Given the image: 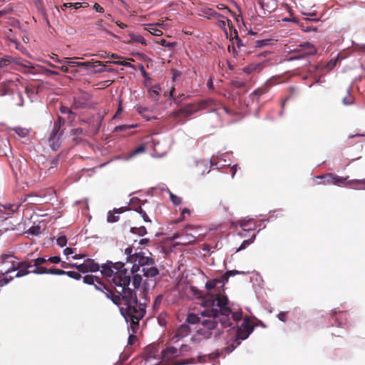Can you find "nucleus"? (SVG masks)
Wrapping results in <instances>:
<instances>
[{"mask_svg": "<svg viewBox=\"0 0 365 365\" xmlns=\"http://www.w3.org/2000/svg\"><path fill=\"white\" fill-rule=\"evenodd\" d=\"M79 135H87L88 132L86 130H85L84 129H83L82 128H73L70 131L71 136Z\"/></svg>", "mask_w": 365, "mask_h": 365, "instance_id": "nucleus-47", "label": "nucleus"}, {"mask_svg": "<svg viewBox=\"0 0 365 365\" xmlns=\"http://www.w3.org/2000/svg\"><path fill=\"white\" fill-rule=\"evenodd\" d=\"M244 274L243 272H240L238 270H236V269H233V270H227L225 272V274H227V276H225L226 279H225V282H227L228 280H229V278L230 277H234L237 274Z\"/></svg>", "mask_w": 365, "mask_h": 365, "instance_id": "nucleus-55", "label": "nucleus"}, {"mask_svg": "<svg viewBox=\"0 0 365 365\" xmlns=\"http://www.w3.org/2000/svg\"><path fill=\"white\" fill-rule=\"evenodd\" d=\"M132 274V284L133 286L134 291L140 288L143 277L140 274L135 273Z\"/></svg>", "mask_w": 365, "mask_h": 365, "instance_id": "nucleus-30", "label": "nucleus"}, {"mask_svg": "<svg viewBox=\"0 0 365 365\" xmlns=\"http://www.w3.org/2000/svg\"><path fill=\"white\" fill-rule=\"evenodd\" d=\"M131 277H126L124 274L122 276H114L112 278L111 283L113 289H109L107 287L103 293L107 299L120 307L125 299V297H127V292L131 290V288L129 287Z\"/></svg>", "mask_w": 365, "mask_h": 365, "instance_id": "nucleus-3", "label": "nucleus"}, {"mask_svg": "<svg viewBox=\"0 0 365 365\" xmlns=\"http://www.w3.org/2000/svg\"><path fill=\"white\" fill-rule=\"evenodd\" d=\"M230 85L234 88L241 89V88H245L246 83L243 81L236 79V80H232L230 81Z\"/></svg>", "mask_w": 365, "mask_h": 365, "instance_id": "nucleus-50", "label": "nucleus"}, {"mask_svg": "<svg viewBox=\"0 0 365 365\" xmlns=\"http://www.w3.org/2000/svg\"><path fill=\"white\" fill-rule=\"evenodd\" d=\"M12 63L17 65L23 66L25 68H29L30 69L34 68L31 62L26 61H25V63H23L20 61L19 58H14L11 56H5L0 59V67L6 66Z\"/></svg>", "mask_w": 365, "mask_h": 365, "instance_id": "nucleus-12", "label": "nucleus"}, {"mask_svg": "<svg viewBox=\"0 0 365 365\" xmlns=\"http://www.w3.org/2000/svg\"><path fill=\"white\" fill-rule=\"evenodd\" d=\"M41 273L43 274H53V275H64L65 271L63 269H57L55 267H52L50 269H43Z\"/></svg>", "mask_w": 365, "mask_h": 365, "instance_id": "nucleus-36", "label": "nucleus"}, {"mask_svg": "<svg viewBox=\"0 0 365 365\" xmlns=\"http://www.w3.org/2000/svg\"><path fill=\"white\" fill-rule=\"evenodd\" d=\"M120 217L119 215L117 214H115V212L111 210L108 212L107 214V222L108 223H115L117 222L119 220Z\"/></svg>", "mask_w": 365, "mask_h": 365, "instance_id": "nucleus-42", "label": "nucleus"}, {"mask_svg": "<svg viewBox=\"0 0 365 365\" xmlns=\"http://www.w3.org/2000/svg\"><path fill=\"white\" fill-rule=\"evenodd\" d=\"M140 71L141 73V75L144 78L145 83H150L151 82V78L149 76L148 73L145 71L144 66L142 63L139 64Z\"/></svg>", "mask_w": 365, "mask_h": 365, "instance_id": "nucleus-45", "label": "nucleus"}, {"mask_svg": "<svg viewBox=\"0 0 365 365\" xmlns=\"http://www.w3.org/2000/svg\"><path fill=\"white\" fill-rule=\"evenodd\" d=\"M103 19H98L96 23H95V28L97 30H99L101 31V32L103 33H105L110 36H112L113 38H117L118 39L119 37L118 36H117L116 34H115L114 33H113L112 31H109L108 29H107L103 25Z\"/></svg>", "mask_w": 365, "mask_h": 365, "instance_id": "nucleus-20", "label": "nucleus"}, {"mask_svg": "<svg viewBox=\"0 0 365 365\" xmlns=\"http://www.w3.org/2000/svg\"><path fill=\"white\" fill-rule=\"evenodd\" d=\"M299 46L303 48L310 49V51L309 52H307V53H306L304 54L305 56H314V55H315L317 53V50L314 47L313 44H312L311 43H309L308 41L303 42V43H300Z\"/></svg>", "mask_w": 365, "mask_h": 365, "instance_id": "nucleus-31", "label": "nucleus"}, {"mask_svg": "<svg viewBox=\"0 0 365 365\" xmlns=\"http://www.w3.org/2000/svg\"><path fill=\"white\" fill-rule=\"evenodd\" d=\"M200 322H201V319H200V317L196 314H194V313H188V314L187 315V318H186V320H185V323L187 324H192V325H195V324H200Z\"/></svg>", "mask_w": 365, "mask_h": 365, "instance_id": "nucleus-28", "label": "nucleus"}, {"mask_svg": "<svg viewBox=\"0 0 365 365\" xmlns=\"http://www.w3.org/2000/svg\"><path fill=\"white\" fill-rule=\"evenodd\" d=\"M215 103L212 98H207L200 100L195 103H187L185 106L179 108L175 111V116L183 115L185 117L190 116L199 110L206 109L207 108L215 106Z\"/></svg>", "mask_w": 365, "mask_h": 365, "instance_id": "nucleus-5", "label": "nucleus"}, {"mask_svg": "<svg viewBox=\"0 0 365 365\" xmlns=\"http://www.w3.org/2000/svg\"><path fill=\"white\" fill-rule=\"evenodd\" d=\"M140 267H144L145 265L152 266L155 264V260L150 256H143L136 260Z\"/></svg>", "mask_w": 365, "mask_h": 365, "instance_id": "nucleus-29", "label": "nucleus"}, {"mask_svg": "<svg viewBox=\"0 0 365 365\" xmlns=\"http://www.w3.org/2000/svg\"><path fill=\"white\" fill-rule=\"evenodd\" d=\"M141 272L146 278L155 277L159 274V269L153 265L150 267H143Z\"/></svg>", "mask_w": 365, "mask_h": 365, "instance_id": "nucleus-21", "label": "nucleus"}, {"mask_svg": "<svg viewBox=\"0 0 365 365\" xmlns=\"http://www.w3.org/2000/svg\"><path fill=\"white\" fill-rule=\"evenodd\" d=\"M103 120V115H101L100 113H98L93 116L92 122L96 124V133H97L99 130V129L101 126ZM84 122L90 124L91 123V119L88 118V119L84 120Z\"/></svg>", "mask_w": 365, "mask_h": 365, "instance_id": "nucleus-23", "label": "nucleus"}, {"mask_svg": "<svg viewBox=\"0 0 365 365\" xmlns=\"http://www.w3.org/2000/svg\"><path fill=\"white\" fill-rule=\"evenodd\" d=\"M201 305L205 308V309H215L218 313L221 314L220 323L222 328H228L232 326L231 320H230L231 307L229 305V299L226 295L216 297L207 294L202 298Z\"/></svg>", "mask_w": 365, "mask_h": 365, "instance_id": "nucleus-2", "label": "nucleus"}, {"mask_svg": "<svg viewBox=\"0 0 365 365\" xmlns=\"http://www.w3.org/2000/svg\"><path fill=\"white\" fill-rule=\"evenodd\" d=\"M270 41H272V39H270V38L257 40L255 42V48H261V47L266 46L269 44Z\"/></svg>", "mask_w": 365, "mask_h": 365, "instance_id": "nucleus-51", "label": "nucleus"}, {"mask_svg": "<svg viewBox=\"0 0 365 365\" xmlns=\"http://www.w3.org/2000/svg\"><path fill=\"white\" fill-rule=\"evenodd\" d=\"M11 41L15 44L16 48L24 54H28L26 48L16 39L11 40Z\"/></svg>", "mask_w": 365, "mask_h": 365, "instance_id": "nucleus-49", "label": "nucleus"}, {"mask_svg": "<svg viewBox=\"0 0 365 365\" xmlns=\"http://www.w3.org/2000/svg\"><path fill=\"white\" fill-rule=\"evenodd\" d=\"M85 262L89 272H97L100 270L101 267L99 264L96 262L93 259L87 258L85 259Z\"/></svg>", "mask_w": 365, "mask_h": 365, "instance_id": "nucleus-25", "label": "nucleus"}, {"mask_svg": "<svg viewBox=\"0 0 365 365\" xmlns=\"http://www.w3.org/2000/svg\"><path fill=\"white\" fill-rule=\"evenodd\" d=\"M167 192H168L170 199L174 205L178 206L182 203L181 197L173 194L168 188L167 189Z\"/></svg>", "mask_w": 365, "mask_h": 365, "instance_id": "nucleus-41", "label": "nucleus"}, {"mask_svg": "<svg viewBox=\"0 0 365 365\" xmlns=\"http://www.w3.org/2000/svg\"><path fill=\"white\" fill-rule=\"evenodd\" d=\"M67 237L64 235H61L56 240V243L60 247H63L67 244Z\"/></svg>", "mask_w": 365, "mask_h": 365, "instance_id": "nucleus-56", "label": "nucleus"}, {"mask_svg": "<svg viewBox=\"0 0 365 365\" xmlns=\"http://www.w3.org/2000/svg\"><path fill=\"white\" fill-rule=\"evenodd\" d=\"M41 232V227L39 225L31 226L29 229V234L33 236H38Z\"/></svg>", "mask_w": 365, "mask_h": 365, "instance_id": "nucleus-53", "label": "nucleus"}, {"mask_svg": "<svg viewBox=\"0 0 365 365\" xmlns=\"http://www.w3.org/2000/svg\"><path fill=\"white\" fill-rule=\"evenodd\" d=\"M96 290L103 292L105 289H106L107 286L102 282L99 278L96 280V282L93 285Z\"/></svg>", "mask_w": 365, "mask_h": 365, "instance_id": "nucleus-48", "label": "nucleus"}, {"mask_svg": "<svg viewBox=\"0 0 365 365\" xmlns=\"http://www.w3.org/2000/svg\"><path fill=\"white\" fill-rule=\"evenodd\" d=\"M160 45H161L163 47L168 48L169 51H172L174 47L176 46L177 42L175 41H168L165 39H161L159 42Z\"/></svg>", "mask_w": 365, "mask_h": 365, "instance_id": "nucleus-40", "label": "nucleus"}, {"mask_svg": "<svg viewBox=\"0 0 365 365\" xmlns=\"http://www.w3.org/2000/svg\"><path fill=\"white\" fill-rule=\"evenodd\" d=\"M145 151V147L143 145L138 146L136 149H135L130 155L129 158H131L135 155H138L140 153H143Z\"/></svg>", "mask_w": 365, "mask_h": 365, "instance_id": "nucleus-54", "label": "nucleus"}, {"mask_svg": "<svg viewBox=\"0 0 365 365\" xmlns=\"http://www.w3.org/2000/svg\"><path fill=\"white\" fill-rule=\"evenodd\" d=\"M162 359L166 360L170 359L173 357L178 356L179 355V351L177 348L173 346H168L161 351Z\"/></svg>", "mask_w": 365, "mask_h": 365, "instance_id": "nucleus-17", "label": "nucleus"}, {"mask_svg": "<svg viewBox=\"0 0 365 365\" xmlns=\"http://www.w3.org/2000/svg\"><path fill=\"white\" fill-rule=\"evenodd\" d=\"M256 238V235H252L250 238L243 240L242 244L237 249L236 252H240L245 250L249 245H252Z\"/></svg>", "mask_w": 365, "mask_h": 365, "instance_id": "nucleus-34", "label": "nucleus"}, {"mask_svg": "<svg viewBox=\"0 0 365 365\" xmlns=\"http://www.w3.org/2000/svg\"><path fill=\"white\" fill-rule=\"evenodd\" d=\"M240 339H237V337L235 336V340L232 342L230 346L222 349L221 350H215V351L212 352L208 355V357L211 360H215L217 358H219L223 353H227L230 354L241 343Z\"/></svg>", "mask_w": 365, "mask_h": 365, "instance_id": "nucleus-8", "label": "nucleus"}, {"mask_svg": "<svg viewBox=\"0 0 365 365\" xmlns=\"http://www.w3.org/2000/svg\"><path fill=\"white\" fill-rule=\"evenodd\" d=\"M34 264H32V267H34V269L31 270V273L36 274H43V273H41L42 270L43 269H46L43 267H40L41 264H44L45 262H48L46 257H37L36 259H33Z\"/></svg>", "mask_w": 365, "mask_h": 365, "instance_id": "nucleus-15", "label": "nucleus"}, {"mask_svg": "<svg viewBox=\"0 0 365 365\" xmlns=\"http://www.w3.org/2000/svg\"><path fill=\"white\" fill-rule=\"evenodd\" d=\"M230 316L233 321L238 322L239 321H240L242 319V312L241 310L234 312H232L231 311L230 317Z\"/></svg>", "mask_w": 365, "mask_h": 365, "instance_id": "nucleus-52", "label": "nucleus"}, {"mask_svg": "<svg viewBox=\"0 0 365 365\" xmlns=\"http://www.w3.org/2000/svg\"><path fill=\"white\" fill-rule=\"evenodd\" d=\"M82 6V3L76 2V3H64L63 4V7L65 8H72L73 9H78Z\"/></svg>", "mask_w": 365, "mask_h": 365, "instance_id": "nucleus-59", "label": "nucleus"}, {"mask_svg": "<svg viewBox=\"0 0 365 365\" xmlns=\"http://www.w3.org/2000/svg\"><path fill=\"white\" fill-rule=\"evenodd\" d=\"M31 267H32V264L29 262L23 261L16 262L14 261L7 269L1 270V274H7L12 272L17 271L16 277L19 278L31 273V270L29 269Z\"/></svg>", "mask_w": 365, "mask_h": 365, "instance_id": "nucleus-7", "label": "nucleus"}, {"mask_svg": "<svg viewBox=\"0 0 365 365\" xmlns=\"http://www.w3.org/2000/svg\"><path fill=\"white\" fill-rule=\"evenodd\" d=\"M257 327V324H253L252 327H235L231 326V329L229 331H235L236 336L237 339H240L241 341L247 339L249 336L253 332L255 328Z\"/></svg>", "mask_w": 365, "mask_h": 365, "instance_id": "nucleus-9", "label": "nucleus"}, {"mask_svg": "<svg viewBox=\"0 0 365 365\" xmlns=\"http://www.w3.org/2000/svg\"><path fill=\"white\" fill-rule=\"evenodd\" d=\"M92 96L85 91H81V95L73 98V106L76 109H82L86 107L88 102L91 99Z\"/></svg>", "mask_w": 365, "mask_h": 365, "instance_id": "nucleus-10", "label": "nucleus"}, {"mask_svg": "<svg viewBox=\"0 0 365 365\" xmlns=\"http://www.w3.org/2000/svg\"><path fill=\"white\" fill-rule=\"evenodd\" d=\"M26 227V221H22L18 223V225L15 227H12V230L14 231L19 232L21 233H23L24 230Z\"/></svg>", "mask_w": 365, "mask_h": 365, "instance_id": "nucleus-57", "label": "nucleus"}, {"mask_svg": "<svg viewBox=\"0 0 365 365\" xmlns=\"http://www.w3.org/2000/svg\"><path fill=\"white\" fill-rule=\"evenodd\" d=\"M200 314L202 317H206V319L201 320V327L215 331L214 338L216 341L219 340L220 336L224 334L223 331L217 329V324L220 323V319L222 317L221 314L218 313V312L215 309H204L200 312Z\"/></svg>", "mask_w": 365, "mask_h": 365, "instance_id": "nucleus-4", "label": "nucleus"}, {"mask_svg": "<svg viewBox=\"0 0 365 365\" xmlns=\"http://www.w3.org/2000/svg\"><path fill=\"white\" fill-rule=\"evenodd\" d=\"M331 319L334 321L335 324L339 327H343L348 324L346 314L336 308L333 309Z\"/></svg>", "mask_w": 365, "mask_h": 365, "instance_id": "nucleus-13", "label": "nucleus"}, {"mask_svg": "<svg viewBox=\"0 0 365 365\" xmlns=\"http://www.w3.org/2000/svg\"><path fill=\"white\" fill-rule=\"evenodd\" d=\"M342 185H351L354 189L356 190H365V179L362 180H349V177H342Z\"/></svg>", "mask_w": 365, "mask_h": 365, "instance_id": "nucleus-14", "label": "nucleus"}, {"mask_svg": "<svg viewBox=\"0 0 365 365\" xmlns=\"http://www.w3.org/2000/svg\"><path fill=\"white\" fill-rule=\"evenodd\" d=\"M154 24H148L149 29L148 31L150 34L153 35H155L156 36H160L162 34V31L154 27Z\"/></svg>", "mask_w": 365, "mask_h": 365, "instance_id": "nucleus-62", "label": "nucleus"}, {"mask_svg": "<svg viewBox=\"0 0 365 365\" xmlns=\"http://www.w3.org/2000/svg\"><path fill=\"white\" fill-rule=\"evenodd\" d=\"M137 242L135 240L132 245L128 246L125 249V255H126V262H133L134 253H133V245Z\"/></svg>", "mask_w": 365, "mask_h": 365, "instance_id": "nucleus-35", "label": "nucleus"}, {"mask_svg": "<svg viewBox=\"0 0 365 365\" xmlns=\"http://www.w3.org/2000/svg\"><path fill=\"white\" fill-rule=\"evenodd\" d=\"M59 110L62 114L68 115V118H71V120H73L76 115L75 113L68 106H61Z\"/></svg>", "mask_w": 365, "mask_h": 365, "instance_id": "nucleus-39", "label": "nucleus"}, {"mask_svg": "<svg viewBox=\"0 0 365 365\" xmlns=\"http://www.w3.org/2000/svg\"><path fill=\"white\" fill-rule=\"evenodd\" d=\"M257 67H258V65L250 64L249 66L244 67L242 68V71L244 73H245L247 74H250L252 71H255Z\"/></svg>", "mask_w": 365, "mask_h": 365, "instance_id": "nucleus-60", "label": "nucleus"}, {"mask_svg": "<svg viewBox=\"0 0 365 365\" xmlns=\"http://www.w3.org/2000/svg\"><path fill=\"white\" fill-rule=\"evenodd\" d=\"M191 331V329L189 324L185 322L180 324L176 330L175 335L173 336L174 339H180L184 338L190 334Z\"/></svg>", "mask_w": 365, "mask_h": 365, "instance_id": "nucleus-16", "label": "nucleus"}, {"mask_svg": "<svg viewBox=\"0 0 365 365\" xmlns=\"http://www.w3.org/2000/svg\"><path fill=\"white\" fill-rule=\"evenodd\" d=\"M125 307L120 306L119 311L125 322L129 324L128 329L133 333H137L139 329L140 321L146 314V304L138 301L136 292L131 289L127 292V297L123 302Z\"/></svg>", "mask_w": 365, "mask_h": 365, "instance_id": "nucleus-1", "label": "nucleus"}, {"mask_svg": "<svg viewBox=\"0 0 365 365\" xmlns=\"http://www.w3.org/2000/svg\"><path fill=\"white\" fill-rule=\"evenodd\" d=\"M66 154L62 152L58 154L56 156L53 158L50 162V168H56L59 164V162L65 157Z\"/></svg>", "mask_w": 365, "mask_h": 365, "instance_id": "nucleus-37", "label": "nucleus"}, {"mask_svg": "<svg viewBox=\"0 0 365 365\" xmlns=\"http://www.w3.org/2000/svg\"><path fill=\"white\" fill-rule=\"evenodd\" d=\"M254 220V218H249V219H241L239 221L240 226L242 227V229L244 231H247V229H246V227L248 225L249 222Z\"/></svg>", "mask_w": 365, "mask_h": 365, "instance_id": "nucleus-58", "label": "nucleus"}, {"mask_svg": "<svg viewBox=\"0 0 365 365\" xmlns=\"http://www.w3.org/2000/svg\"><path fill=\"white\" fill-rule=\"evenodd\" d=\"M130 232L132 234L137 235L139 237H143L147 234V229L143 225L139 227H130Z\"/></svg>", "mask_w": 365, "mask_h": 365, "instance_id": "nucleus-32", "label": "nucleus"}, {"mask_svg": "<svg viewBox=\"0 0 365 365\" xmlns=\"http://www.w3.org/2000/svg\"><path fill=\"white\" fill-rule=\"evenodd\" d=\"M283 211H284V210L282 208L274 210H270L269 212V217H267L266 219H262L260 220V222H272L275 219H277L279 217V215H282Z\"/></svg>", "mask_w": 365, "mask_h": 365, "instance_id": "nucleus-26", "label": "nucleus"}, {"mask_svg": "<svg viewBox=\"0 0 365 365\" xmlns=\"http://www.w3.org/2000/svg\"><path fill=\"white\" fill-rule=\"evenodd\" d=\"M64 275H67L75 280H80L82 278L81 274L76 271H65Z\"/></svg>", "mask_w": 365, "mask_h": 365, "instance_id": "nucleus-46", "label": "nucleus"}, {"mask_svg": "<svg viewBox=\"0 0 365 365\" xmlns=\"http://www.w3.org/2000/svg\"><path fill=\"white\" fill-rule=\"evenodd\" d=\"M127 262L133 264L132 267L130 269L131 274L138 273V272L140 270V269L141 267L140 265L139 264V263L137 261H135V262Z\"/></svg>", "mask_w": 365, "mask_h": 365, "instance_id": "nucleus-61", "label": "nucleus"}, {"mask_svg": "<svg viewBox=\"0 0 365 365\" xmlns=\"http://www.w3.org/2000/svg\"><path fill=\"white\" fill-rule=\"evenodd\" d=\"M125 264L121 261L113 262L110 260H107L106 262L102 264L101 273L103 276L106 277H111L114 276L130 277L128 274V269L125 267Z\"/></svg>", "mask_w": 365, "mask_h": 365, "instance_id": "nucleus-6", "label": "nucleus"}, {"mask_svg": "<svg viewBox=\"0 0 365 365\" xmlns=\"http://www.w3.org/2000/svg\"><path fill=\"white\" fill-rule=\"evenodd\" d=\"M91 65L90 62L88 61H75L71 59L68 62V66L71 67H88Z\"/></svg>", "mask_w": 365, "mask_h": 365, "instance_id": "nucleus-43", "label": "nucleus"}, {"mask_svg": "<svg viewBox=\"0 0 365 365\" xmlns=\"http://www.w3.org/2000/svg\"><path fill=\"white\" fill-rule=\"evenodd\" d=\"M193 165L197 167H202L203 169L202 170L200 174L202 175H205V173H208L210 172V169H208L207 162L205 160H199L195 158H192Z\"/></svg>", "mask_w": 365, "mask_h": 365, "instance_id": "nucleus-22", "label": "nucleus"}, {"mask_svg": "<svg viewBox=\"0 0 365 365\" xmlns=\"http://www.w3.org/2000/svg\"><path fill=\"white\" fill-rule=\"evenodd\" d=\"M317 178L321 179L322 182H320L319 183L324 185L333 184L336 186H341L343 184L342 177L335 175L331 173L321 176H318Z\"/></svg>", "mask_w": 365, "mask_h": 365, "instance_id": "nucleus-11", "label": "nucleus"}, {"mask_svg": "<svg viewBox=\"0 0 365 365\" xmlns=\"http://www.w3.org/2000/svg\"><path fill=\"white\" fill-rule=\"evenodd\" d=\"M128 36H129L130 39L128 41V43L134 42V43H140L144 46L147 45L146 40L140 34L130 32V33H129Z\"/></svg>", "mask_w": 365, "mask_h": 365, "instance_id": "nucleus-19", "label": "nucleus"}, {"mask_svg": "<svg viewBox=\"0 0 365 365\" xmlns=\"http://www.w3.org/2000/svg\"><path fill=\"white\" fill-rule=\"evenodd\" d=\"M13 279L14 278L11 276H6L1 279L0 278V287L7 285L11 281L13 280Z\"/></svg>", "mask_w": 365, "mask_h": 365, "instance_id": "nucleus-63", "label": "nucleus"}, {"mask_svg": "<svg viewBox=\"0 0 365 365\" xmlns=\"http://www.w3.org/2000/svg\"><path fill=\"white\" fill-rule=\"evenodd\" d=\"M13 130L15 132L16 135H18L20 138H26L29 133L30 130L26 128H22L21 126H16L13 128Z\"/></svg>", "mask_w": 365, "mask_h": 365, "instance_id": "nucleus-33", "label": "nucleus"}, {"mask_svg": "<svg viewBox=\"0 0 365 365\" xmlns=\"http://www.w3.org/2000/svg\"><path fill=\"white\" fill-rule=\"evenodd\" d=\"M98 279V277L97 276H94L93 274H86L83 277V282L86 284L93 285Z\"/></svg>", "mask_w": 365, "mask_h": 365, "instance_id": "nucleus-38", "label": "nucleus"}, {"mask_svg": "<svg viewBox=\"0 0 365 365\" xmlns=\"http://www.w3.org/2000/svg\"><path fill=\"white\" fill-rule=\"evenodd\" d=\"M196 333L198 336H202L203 339H210L214 336L215 332H213V330H210L207 328L201 327L197 328Z\"/></svg>", "mask_w": 365, "mask_h": 365, "instance_id": "nucleus-18", "label": "nucleus"}, {"mask_svg": "<svg viewBox=\"0 0 365 365\" xmlns=\"http://www.w3.org/2000/svg\"><path fill=\"white\" fill-rule=\"evenodd\" d=\"M160 91H161V88H160V86L159 83L152 86L148 89V93H149L150 98H151L153 101H158V96H159Z\"/></svg>", "mask_w": 365, "mask_h": 365, "instance_id": "nucleus-24", "label": "nucleus"}, {"mask_svg": "<svg viewBox=\"0 0 365 365\" xmlns=\"http://www.w3.org/2000/svg\"><path fill=\"white\" fill-rule=\"evenodd\" d=\"M61 136L49 135L48 143L51 150L56 151L61 145Z\"/></svg>", "mask_w": 365, "mask_h": 365, "instance_id": "nucleus-27", "label": "nucleus"}, {"mask_svg": "<svg viewBox=\"0 0 365 365\" xmlns=\"http://www.w3.org/2000/svg\"><path fill=\"white\" fill-rule=\"evenodd\" d=\"M63 134V130H61L59 123H53L52 130L49 135L61 136Z\"/></svg>", "mask_w": 365, "mask_h": 365, "instance_id": "nucleus-44", "label": "nucleus"}, {"mask_svg": "<svg viewBox=\"0 0 365 365\" xmlns=\"http://www.w3.org/2000/svg\"><path fill=\"white\" fill-rule=\"evenodd\" d=\"M77 270H78V272H79L81 274V273L85 274V273L89 272L88 269H87V265H86L85 261L81 264H78Z\"/></svg>", "mask_w": 365, "mask_h": 365, "instance_id": "nucleus-64", "label": "nucleus"}]
</instances>
